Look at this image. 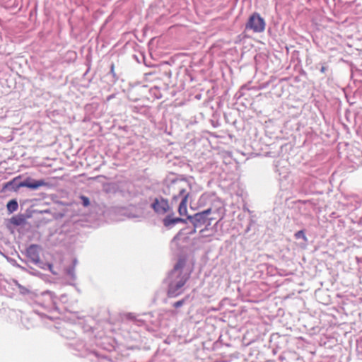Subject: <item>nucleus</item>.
<instances>
[{"mask_svg": "<svg viewBox=\"0 0 362 362\" xmlns=\"http://www.w3.org/2000/svg\"><path fill=\"white\" fill-rule=\"evenodd\" d=\"M124 317L127 320H134L135 319V317L132 313L125 314L124 315Z\"/></svg>", "mask_w": 362, "mask_h": 362, "instance_id": "obj_13", "label": "nucleus"}, {"mask_svg": "<svg viewBox=\"0 0 362 362\" xmlns=\"http://www.w3.org/2000/svg\"><path fill=\"white\" fill-rule=\"evenodd\" d=\"M196 228H194V230H192V233H195V231H196Z\"/></svg>", "mask_w": 362, "mask_h": 362, "instance_id": "obj_18", "label": "nucleus"}, {"mask_svg": "<svg viewBox=\"0 0 362 362\" xmlns=\"http://www.w3.org/2000/svg\"><path fill=\"white\" fill-rule=\"evenodd\" d=\"M185 261L180 259L165 279L167 284H185L189 278V274L185 273L183 269Z\"/></svg>", "mask_w": 362, "mask_h": 362, "instance_id": "obj_2", "label": "nucleus"}, {"mask_svg": "<svg viewBox=\"0 0 362 362\" xmlns=\"http://www.w3.org/2000/svg\"><path fill=\"white\" fill-rule=\"evenodd\" d=\"M19 177H15L11 181H10V182H7L6 184H5L4 188L6 189V188H8V187L11 186Z\"/></svg>", "mask_w": 362, "mask_h": 362, "instance_id": "obj_12", "label": "nucleus"}, {"mask_svg": "<svg viewBox=\"0 0 362 362\" xmlns=\"http://www.w3.org/2000/svg\"><path fill=\"white\" fill-rule=\"evenodd\" d=\"M326 70H327V67L325 66H322L320 69V72L324 74V73H325Z\"/></svg>", "mask_w": 362, "mask_h": 362, "instance_id": "obj_16", "label": "nucleus"}, {"mask_svg": "<svg viewBox=\"0 0 362 362\" xmlns=\"http://www.w3.org/2000/svg\"><path fill=\"white\" fill-rule=\"evenodd\" d=\"M82 200H83V205L87 206L89 205V199L88 197H81Z\"/></svg>", "mask_w": 362, "mask_h": 362, "instance_id": "obj_14", "label": "nucleus"}, {"mask_svg": "<svg viewBox=\"0 0 362 362\" xmlns=\"http://www.w3.org/2000/svg\"><path fill=\"white\" fill-rule=\"evenodd\" d=\"M28 257L33 262L38 263L40 262L39 247L37 245H33L27 250Z\"/></svg>", "mask_w": 362, "mask_h": 362, "instance_id": "obj_8", "label": "nucleus"}, {"mask_svg": "<svg viewBox=\"0 0 362 362\" xmlns=\"http://www.w3.org/2000/svg\"><path fill=\"white\" fill-rule=\"evenodd\" d=\"M18 203L16 200L12 199L7 203L6 208L9 213H13L18 209Z\"/></svg>", "mask_w": 362, "mask_h": 362, "instance_id": "obj_9", "label": "nucleus"}, {"mask_svg": "<svg viewBox=\"0 0 362 362\" xmlns=\"http://www.w3.org/2000/svg\"><path fill=\"white\" fill-rule=\"evenodd\" d=\"M211 214V209L209 208L202 211L196 213L192 216H188L187 219L190 221L194 226V228H199L205 224L208 221L211 220V218H209V216Z\"/></svg>", "mask_w": 362, "mask_h": 362, "instance_id": "obj_4", "label": "nucleus"}, {"mask_svg": "<svg viewBox=\"0 0 362 362\" xmlns=\"http://www.w3.org/2000/svg\"><path fill=\"white\" fill-rule=\"evenodd\" d=\"M191 189L190 183L185 179L168 177L163 183V192L165 195H172L171 204L167 199L158 196L152 199L151 208L158 215H164L172 211V206L180 201L178 213L187 214V202Z\"/></svg>", "mask_w": 362, "mask_h": 362, "instance_id": "obj_1", "label": "nucleus"}, {"mask_svg": "<svg viewBox=\"0 0 362 362\" xmlns=\"http://www.w3.org/2000/svg\"><path fill=\"white\" fill-rule=\"evenodd\" d=\"M207 230V228L206 227L204 229H202L200 230V233L202 234V237H208L209 235H205L204 233Z\"/></svg>", "mask_w": 362, "mask_h": 362, "instance_id": "obj_15", "label": "nucleus"}, {"mask_svg": "<svg viewBox=\"0 0 362 362\" xmlns=\"http://www.w3.org/2000/svg\"><path fill=\"white\" fill-rule=\"evenodd\" d=\"M179 223H186V220L180 217H175L173 212L168 214L163 219V223L165 227L171 228Z\"/></svg>", "mask_w": 362, "mask_h": 362, "instance_id": "obj_5", "label": "nucleus"}, {"mask_svg": "<svg viewBox=\"0 0 362 362\" xmlns=\"http://www.w3.org/2000/svg\"><path fill=\"white\" fill-rule=\"evenodd\" d=\"M46 185L44 180H37L34 182H29L28 180L25 182H20L18 185H16L13 189L16 191L20 187H28L33 189H36L40 187L45 186Z\"/></svg>", "mask_w": 362, "mask_h": 362, "instance_id": "obj_7", "label": "nucleus"}, {"mask_svg": "<svg viewBox=\"0 0 362 362\" xmlns=\"http://www.w3.org/2000/svg\"><path fill=\"white\" fill-rule=\"evenodd\" d=\"M185 284H168L167 294L170 298H175L185 291Z\"/></svg>", "mask_w": 362, "mask_h": 362, "instance_id": "obj_6", "label": "nucleus"}, {"mask_svg": "<svg viewBox=\"0 0 362 362\" xmlns=\"http://www.w3.org/2000/svg\"><path fill=\"white\" fill-rule=\"evenodd\" d=\"M185 302V299H182V300H180L175 303H173V307L175 308H178L180 307H182L184 303Z\"/></svg>", "mask_w": 362, "mask_h": 362, "instance_id": "obj_11", "label": "nucleus"}, {"mask_svg": "<svg viewBox=\"0 0 362 362\" xmlns=\"http://www.w3.org/2000/svg\"><path fill=\"white\" fill-rule=\"evenodd\" d=\"M295 238L296 239L303 238L304 240H307V238L305 236V234L303 230H298L295 233Z\"/></svg>", "mask_w": 362, "mask_h": 362, "instance_id": "obj_10", "label": "nucleus"}, {"mask_svg": "<svg viewBox=\"0 0 362 362\" xmlns=\"http://www.w3.org/2000/svg\"><path fill=\"white\" fill-rule=\"evenodd\" d=\"M49 269L52 271V265H51V264H50V265L49 266Z\"/></svg>", "mask_w": 362, "mask_h": 362, "instance_id": "obj_17", "label": "nucleus"}, {"mask_svg": "<svg viewBox=\"0 0 362 362\" xmlns=\"http://www.w3.org/2000/svg\"><path fill=\"white\" fill-rule=\"evenodd\" d=\"M265 25L264 18L258 13H254L250 16L245 29L251 30L254 33H262L265 29Z\"/></svg>", "mask_w": 362, "mask_h": 362, "instance_id": "obj_3", "label": "nucleus"}]
</instances>
